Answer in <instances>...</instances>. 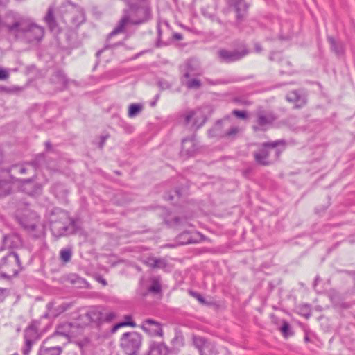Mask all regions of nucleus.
Returning a JSON list of instances; mask_svg holds the SVG:
<instances>
[{
    "instance_id": "nucleus-1",
    "label": "nucleus",
    "mask_w": 355,
    "mask_h": 355,
    "mask_svg": "<svg viewBox=\"0 0 355 355\" xmlns=\"http://www.w3.org/2000/svg\"><path fill=\"white\" fill-rule=\"evenodd\" d=\"M286 142L284 139L263 142L260 148L253 153L255 162L260 166H268L279 160L282 153L285 150Z\"/></svg>"
},
{
    "instance_id": "nucleus-2",
    "label": "nucleus",
    "mask_w": 355,
    "mask_h": 355,
    "mask_svg": "<svg viewBox=\"0 0 355 355\" xmlns=\"http://www.w3.org/2000/svg\"><path fill=\"white\" fill-rule=\"evenodd\" d=\"M44 34L43 27L25 21L14 37L17 40L31 44L40 42L43 38Z\"/></svg>"
},
{
    "instance_id": "nucleus-3",
    "label": "nucleus",
    "mask_w": 355,
    "mask_h": 355,
    "mask_svg": "<svg viewBox=\"0 0 355 355\" xmlns=\"http://www.w3.org/2000/svg\"><path fill=\"white\" fill-rule=\"evenodd\" d=\"M49 222L51 232L55 236H64L68 230V214L60 208H53L51 211Z\"/></svg>"
},
{
    "instance_id": "nucleus-4",
    "label": "nucleus",
    "mask_w": 355,
    "mask_h": 355,
    "mask_svg": "<svg viewBox=\"0 0 355 355\" xmlns=\"http://www.w3.org/2000/svg\"><path fill=\"white\" fill-rule=\"evenodd\" d=\"M142 340V335L137 331L125 332L120 338V347L126 355H138Z\"/></svg>"
},
{
    "instance_id": "nucleus-5",
    "label": "nucleus",
    "mask_w": 355,
    "mask_h": 355,
    "mask_svg": "<svg viewBox=\"0 0 355 355\" xmlns=\"http://www.w3.org/2000/svg\"><path fill=\"white\" fill-rule=\"evenodd\" d=\"M228 3L235 13L233 26L239 31H243L247 26L250 4L245 0H228Z\"/></svg>"
},
{
    "instance_id": "nucleus-6",
    "label": "nucleus",
    "mask_w": 355,
    "mask_h": 355,
    "mask_svg": "<svg viewBox=\"0 0 355 355\" xmlns=\"http://www.w3.org/2000/svg\"><path fill=\"white\" fill-rule=\"evenodd\" d=\"M19 223L26 230L31 232L35 238H40L44 234L43 226L40 217L35 212H30L19 218Z\"/></svg>"
},
{
    "instance_id": "nucleus-7",
    "label": "nucleus",
    "mask_w": 355,
    "mask_h": 355,
    "mask_svg": "<svg viewBox=\"0 0 355 355\" xmlns=\"http://www.w3.org/2000/svg\"><path fill=\"white\" fill-rule=\"evenodd\" d=\"M0 268L11 273L12 277H17L24 268L20 261V255L16 252H10L2 257Z\"/></svg>"
},
{
    "instance_id": "nucleus-8",
    "label": "nucleus",
    "mask_w": 355,
    "mask_h": 355,
    "mask_svg": "<svg viewBox=\"0 0 355 355\" xmlns=\"http://www.w3.org/2000/svg\"><path fill=\"white\" fill-rule=\"evenodd\" d=\"M26 20L22 16L12 10H8L4 14L2 22L9 34L15 35Z\"/></svg>"
},
{
    "instance_id": "nucleus-9",
    "label": "nucleus",
    "mask_w": 355,
    "mask_h": 355,
    "mask_svg": "<svg viewBox=\"0 0 355 355\" xmlns=\"http://www.w3.org/2000/svg\"><path fill=\"white\" fill-rule=\"evenodd\" d=\"M248 53L249 51L246 48L241 51L221 48L217 51L216 56L220 62L228 64L241 60Z\"/></svg>"
},
{
    "instance_id": "nucleus-10",
    "label": "nucleus",
    "mask_w": 355,
    "mask_h": 355,
    "mask_svg": "<svg viewBox=\"0 0 355 355\" xmlns=\"http://www.w3.org/2000/svg\"><path fill=\"white\" fill-rule=\"evenodd\" d=\"M39 325V321L33 320L24 331L25 346L23 349L24 355H28L33 344L40 339V334L38 333Z\"/></svg>"
},
{
    "instance_id": "nucleus-11",
    "label": "nucleus",
    "mask_w": 355,
    "mask_h": 355,
    "mask_svg": "<svg viewBox=\"0 0 355 355\" xmlns=\"http://www.w3.org/2000/svg\"><path fill=\"white\" fill-rule=\"evenodd\" d=\"M37 175L35 173L31 178L26 179H17L19 189L29 195L34 196L38 194L42 191V186L36 182Z\"/></svg>"
},
{
    "instance_id": "nucleus-12",
    "label": "nucleus",
    "mask_w": 355,
    "mask_h": 355,
    "mask_svg": "<svg viewBox=\"0 0 355 355\" xmlns=\"http://www.w3.org/2000/svg\"><path fill=\"white\" fill-rule=\"evenodd\" d=\"M198 148L196 135H193L191 137L184 138L182 140L180 155L186 158L192 157L198 150Z\"/></svg>"
},
{
    "instance_id": "nucleus-13",
    "label": "nucleus",
    "mask_w": 355,
    "mask_h": 355,
    "mask_svg": "<svg viewBox=\"0 0 355 355\" xmlns=\"http://www.w3.org/2000/svg\"><path fill=\"white\" fill-rule=\"evenodd\" d=\"M141 329L150 336H162L163 330L162 324L153 319L144 320L140 326Z\"/></svg>"
},
{
    "instance_id": "nucleus-14",
    "label": "nucleus",
    "mask_w": 355,
    "mask_h": 355,
    "mask_svg": "<svg viewBox=\"0 0 355 355\" xmlns=\"http://www.w3.org/2000/svg\"><path fill=\"white\" fill-rule=\"evenodd\" d=\"M276 119V116L272 112H259L256 120L259 127L254 126L253 128L254 130H265L266 127L272 124Z\"/></svg>"
},
{
    "instance_id": "nucleus-15",
    "label": "nucleus",
    "mask_w": 355,
    "mask_h": 355,
    "mask_svg": "<svg viewBox=\"0 0 355 355\" xmlns=\"http://www.w3.org/2000/svg\"><path fill=\"white\" fill-rule=\"evenodd\" d=\"M50 83L53 85L55 88L63 90L67 88L69 79L62 70L56 69L50 78Z\"/></svg>"
},
{
    "instance_id": "nucleus-16",
    "label": "nucleus",
    "mask_w": 355,
    "mask_h": 355,
    "mask_svg": "<svg viewBox=\"0 0 355 355\" xmlns=\"http://www.w3.org/2000/svg\"><path fill=\"white\" fill-rule=\"evenodd\" d=\"M202 71L200 67L198 60L195 59H189L185 63V69L183 74V78L187 79L191 76H201Z\"/></svg>"
},
{
    "instance_id": "nucleus-17",
    "label": "nucleus",
    "mask_w": 355,
    "mask_h": 355,
    "mask_svg": "<svg viewBox=\"0 0 355 355\" xmlns=\"http://www.w3.org/2000/svg\"><path fill=\"white\" fill-rule=\"evenodd\" d=\"M55 303L53 301L49 302L46 304L47 311H49L51 312V317L54 318L58 317L64 312L70 309L73 306V303L63 302L57 306H55Z\"/></svg>"
},
{
    "instance_id": "nucleus-18",
    "label": "nucleus",
    "mask_w": 355,
    "mask_h": 355,
    "mask_svg": "<svg viewBox=\"0 0 355 355\" xmlns=\"http://www.w3.org/2000/svg\"><path fill=\"white\" fill-rule=\"evenodd\" d=\"M288 101L295 103V108H300L306 105V98L304 95H301L297 90H293L288 92L286 96Z\"/></svg>"
},
{
    "instance_id": "nucleus-19",
    "label": "nucleus",
    "mask_w": 355,
    "mask_h": 355,
    "mask_svg": "<svg viewBox=\"0 0 355 355\" xmlns=\"http://www.w3.org/2000/svg\"><path fill=\"white\" fill-rule=\"evenodd\" d=\"M228 117L218 120L214 125L209 130V135L211 137L224 138L225 131L223 128V123L228 120Z\"/></svg>"
},
{
    "instance_id": "nucleus-20",
    "label": "nucleus",
    "mask_w": 355,
    "mask_h": 355,
    "mask_svg": "<svg viewBox=\"0 0 355 355\" xmlns=\"http://www.w3.org/2000/svg\"><path fill=\"white\" fill-rule=\"evenodd\" d=\"M144 263L153 269H164L167 266V262L164 258H156L153 256L146 257Z\"/></svg>"
},
{
    "instance_id": "nucleus-21",
    "label": "nucleus",
    "mask_w": 355,
    "mask_h": 355,
    "mask_svg": "<svg viewBox=\"0 0 355 355\" xmlns=\"http://www.w3.org/2000/svg\"><path fill=\"white\" fill-rule=\"evenodd\" d=\"M87 320L94 323H99L103 320V312L99 307H92L85 313Z\"/></svg>"
},
{
    "instance_id": "nucleus-22",
    "label": "nucleus",
    "mask_w": 355,
    "mask_h": 355,
    "mask_svg": "<svg viewBox=\"0 0 355 355\" xmlns=\"http://www.w3.org/2000/svg\"><path fill=\"white\" fill-rule=\"evenodd\" d=\"M44 21L51 31H55L58 28V25L54 15V8L53 6L49 7L46 15L44 17Z\"/></svg>"
},
{
    "instance_id": "nucleus-23",
    "label": "nucleus",
    "mask_w": 355,
    "mask_h": 355,
    "mask_svg": "<svg viewBox=\"0 0 355 355\" xmlns=\"http://www.w3.org/2000/svg\"><path fill=\"white\" fill-rule=\"evenodd\" d=\"M168 347L164 343H153L150 346L148 355H166Z\"/></svg>"
},
{
    "instance_id": "nucleus-24",
    "label": "nucleus",
    "mask_w": 355,
    "mask_h": 355,
    "mask_svg": "<svg viewBox=\"0 0 355 355\" xmlns=\"http://www.w3.org/2000/svg\"><path fill=\"white\" fill-rule=\"evenodd\" d=\"M196 112L193 110H190L184 114V124L185 125H188L189 123H192V127L195 128L196 129H198L200 128L203 123H205V120L204 119L202 123L200 124H198L196 118L195 117Z\"/></svg>"
},
{
    "instance_id": "nucleus-25",
    "label": "nucleus",
    "mask_w": 355,
    "mask_h": 355,
    "mask_svg": "<svg viewBox=\"0 0 355 355\" xmlns=\"http://www.w3.org/2000/svg\"><path fill=\"white\" fill-rule=\"evenodd\" d=\"M327 40L331 46V51L337 55H342L345 52L344 44L340 41L336 40L333 37L328 36Z\"/></svg>"
},
{
    "instance_id": "nucleus-26",
    "label": "nucleus",
    "mask_w": 355,
    "mask_h": 355,
    "mask_svg": "<svg viewBox=\"0 0 355 355\" xmlns=\"http://www.w3.org/2000/svg\"><path fill=\"white\" fill-rule=\"evenodd\" d=\"M46 155L44 153H40L32 160L27 162V164H29L30 166L33 167L35 172L37 170L42 168L46 165Z\"/></svg>"
},
{
    "instance_id": "nucleus-27",
    "label": "nucleus",
    "mask_w": 355,
    "mask_h": 355,
    "mask_svg": "<svg viewBox=\"0 0 355 355\" xmlns=\"http://www.w3.org/2000/svg\"><path fill=\"white\" fill-rule=\"evenodd\" d=\"M62 352V347L60 346L47 347L42 345L39 348L37 355H60Z\"/></svg>"
},
{
    "instance_id": "nucleus-28",
    "label": "nucleus",
    "mask_w": 355,
    "mask_h": 355,
    "mask_svg": "<svg viewBox=\"0 0 355 355\" xmlns=\"http://www.w3.org/2000/svg\"><path fill=\"white\" fill-rule=\"evenodd\" d=\"M178 241L181 245L195 243L197 240L193 237L190 232L184 231L178 236Z\"/></svg>"
},
{
    "instance_id": "nucleus-29",
    "label": "nucleus",
    "mask_w": 355,
    "mask_h": 355,
    "mask_svg": "<svg viewBox=\"0 0 355 355\" xmlns=\"http://www.w3.org/2000/svg\"><path fill=\"white\" fill-rule=\"evenodd\" d=\"M72 327L71 322H66L58 325L54 332V336H62L66 338L69 337V329Z\"/></svg>"
},
{
    "instance_id": "nucleus-30",
    "label": "nucleus",
    "mask_w": 355,
    "mask_h": 355,
    "mask_svg": "<svg viewBox=\"0 0 355 355\" xmlns=\"http://www.w3.org/2000/svg\"><path fill=\"white\" fill-rule=\"evenodd\" d=\"M51 191L55 194L57 198H63L67 195V191L65 187L59 182L53 184L51 187Z\"/></svg>"
},
{
    "instance_id": "nucleus-31",
    "label": "nucleus",
    "mask_w": 355,
    "mask_h": 355,
    "mask_svg": "<svg viewBox=\"0 0 355 355\" xmlns=\"http://www.w3.org/2000/svg\"><path fill=\"white\" fill-rule=\"evenodd\" d=\"M12 184L5 180H0V197H4L11 193Z\"/></svg>"
},
{
    "instance_id": "nucleus-32",
    "label": "nucleus",
    "mask_w": 355,
    "mask_h": 355,
    "mask_svg": "<svg viewBox=\"0 0 355 355\" xmlns=\"http://www.w3.org/2000/svg\"><path fill=\"white\" fill-rule=\"evenodd\" d=\"M182 84H184L189 89H198L202 86V83L197 78H183L181 79Z\"/></svg>"
},
{
    "instance_id": "nucleus-33",
    "label": "nucleus",
    "mask_w": 355,
    "mask_h": 355,
    "mask_svg": "<svg viewBox=\"0 0 355 355\" xmlns=\"http://www.w3.org/2000/svg\"><path fill=\"white\" fill-rule=\"evenodd\" d=\"M143 105L141 103H132L128 107V115L130 118L137 116L143 110Z\"/></svg>"
},
{
    "instance_id": "nucleus-34",
    "label": "nucleus",
    "mask_w": 355,
    "mask_h": 355,
    "mask_svg": "<svg viewBox=\"0 0 355 355\" xmlns=\"http://www.w3.org/2000/svg\"><path fill=\"white\" fill-rule=\"evenodd\" d=\"M200 355H216L217 351L214 343H207L199 351Z\"/></svg>"
},
{
    "instance_id": "nucleus-35",
    "label": "nucleus",
    "mask_w": 355,
    "mask_h": 355,
    "mask_svg": "<svg viewBox=\"0 0 355 355\" xmlns=\"http://www.w3.org/2000/svg\"><path fill=\"white\" fill-rule=\"evenodd\" d=\"M29 164H27V162H24L22 164H13L10 166L9 169L7 170L8 172H10L11 170H16L19 174L24 175L27 173L28 171Z\"/></svg>"
},
{
    "instance_id": "nucleus-36",
    "label": "nucleus",
    "mask_w": 355,
    "mask_h": 355,
    "mask_svg": "<svg viewBox=\"0 0 355 355\" xmlns=\"http://www.w3.org/2000/svg\"><path fill=\"white\" fill-rule=\"evenodd\" d=\"M148 291L155 295L159 294L162 292V286L159 280L157 278H153Z\"/></svg>"
},
{
    "instance_id": "nucleus-37",
    "label": "nucleus",
    "mask_w": 355,
    "mask_h": 355,
    "mask_svg": "<svg viewBox=\"0 0 355 355\" xmlns=\"http://www.w3.org/2000/svg\"><path fill=\"white\" fill-rule=\"evenodd\" d=\"M72 257V250L70 248H62L60 252V259L64 263L70 261Z\"/></svg>"
},
{
    "instance_id": "nucleus-38",
    "label": "nucleus",
    "mask_w": 355,
    "mask_h": 355,
    "mask_svg": "<svg viewBox=\"0 0 355 355\" xmlns=\"http://www.w3.org/2000/svg\"><path fill=\"white\" fill-rule=\"evenodd\" d=\"M193 344L200 351L208 342V340L202 336H193Z\"/></svg>"
},
{
    "instance_id": "nucleus-39",
    "label": "nucleus",
    "mask_w": 355,
    "mask_h": 355,
    "mask_svg": "<svg viewBox=\"0 0 355 355\" xmlns=\"http://www.w3.org/2000/svg\"><path fill=\"white\" fill-rule=\"evenodd\" d=\"M279 329L285 338L291 336L293 334V332L291 330L289 323L286 320L283 321L282 325Z\"/></svg>"
},
{
    "instance_id": "nucleus-40",
    "label": "nucleus",
    "mask_w": 355,
    "mask_h": 355,
    "mask_svg": "<svg viewBox=\"0 0 355 355\" xmlns=\"http://www.w3.org/2000/svg\"><path fill=\"white\" fill-rule=\"evenodd\" d=\"M171 344L176 348H180L184 346V339L182 335L176 334L175 337L171 340Z\"/></svg>"
},
{
    "instance_id": "nucleus-41",
    "label": "nucleus",
    "mask_w": 355,
    "mask_h": 355,
    "mask_svg": "<svg viewBox=\"0 0 355 355\" xmlns=\"http://www.w3.org/2000/svg\"><path fill=\"white\" fill-rule=\"evenodd\" d=\"M239 132V128L236 126L231 127L228 130L225 131L224 138L234 139Z\"/></svg>"
},
{
    "instance_id": "nucleus-42",
    "label": "nucleus",
    "mask_w": 355,
    "mask_h": 355,
    "mask_svg": "<svg viewBox=\"0 0 355 355\" xmlns=\"http://www.w3.org/2000/svg\"><path fill=\"white\" fill-rule=\"evenodd\" d=\"M300 313L306 318L311 315V306L309 304H304L300 306Z\"/></svg>"
},
{
    "instance_id": "nucleus-43",
    "label": "nucleus",
    "mask_w": 355,
    "mask_h": 355,
    "mask_svg": "<svg viewBox=\"0 0 355 355\" xmlns=\"http://www.w3.org/2000/svg\"><path fill=\"white\" fill-rule=\"evenodd\" d=\"M125 326H130L131 327H135L137 326V324H136V323L135 322H119V323L116 324L113 327L112 331L114 332L118 329H119V328H121L122 327H125Z\"/></svg>"
},
{
    "instance_id": "nucleus-44",
    "label": "nucleus",
    "mask_w": 355,
    "mask_h": 355,
    "mask_svg": "<svg viewBox=\"0 0 355 355\" xmlns=\"http://www.w3.org/2000/svg\"><path fill=\"white\" fill-rule=\"evenodd\" d=\"M115 317H116V313L112 311L106 313L105 314L103 313V320L102 321L110 322L112 320H114L115 318Z\"/></svg>"
},
{
    "instance_id": "nucleus-45",
    "label": "nucleus",
    "mask_w": 355,
    "mask_h": 355,
    "mask_svg": "<svg viewBox=\"0 0 355 355\" xmlns=\"http://www.w3.org/2000/svg\"><path fill=\"white\" fill-rule=\"evenodd\" d=\"M233 115L236 116V117L239 119H246L248 117L247 113L245 111H241L239 110H234L232 111Z\"/></svg>"
},
{
    "instance_id": "nucleus-46",
    "label": "nucleus",
    "mask_w": 355,
    "mask_h": 355,
    "mask_svg": "<svg viewBox=\"0 0 355 355\" xmlns=\"http://www.w3.org/2000/svg\"><path fill=\"white\" fill-rule=\"evenodd\" d=\"M191 294L196 297L200 303L204 304L205 300L202 295L196 292H191Z\"/></svg>"
},
{
    "instance_id": "nucleus-47",
    "label": "nucleus",
    "mask_w": 355,
    "mask_h": 355,
    "mask_svg": "<svg viewBox=\"0 0 355 355\" xmlns=\"http://www.w3.org/2000/svg\"><path fill=\"white\" fill-rule=\"evenodd\" d=\"M9 74L7 70L0 69V80H6L8 78Z\"/></svg>"
},
{
    "instance_id": "nucleus-48",
    "label": "nucleus",
    "mask_w": 355,
    "mask_h": 355,
    "mask_svg": "<svg viewBox=\"0 0 355 355\" xmlns=\"http://www.w3.org/2000/svg\"><path fill=\"white\" fill-rule=\"evenodd\" d=\"M116 44H114V45H109V44H106L103 49L98 50L97 52H96V57L97 58H99L101 56V55L105 51V50L109 49V48H111V47H113V46H116Z\"/></svg>"
},
{
    "instance_id": "nucleus-49",
    "label": "nucleus",
    "mask_w": 355,
    "mask_h": 355,
    "mask_svg": "<svg viewBox=\"0 0 355 355\" xmlns=\"http://www.w3.org/2000/svg\"><path fill=\"white\" fill-rule=\"evenodd\" d=\"M252 168H248L243 171V175L245 178H248L249 175L252 173Z\"/></svg>"
},
{
    "instance_id": "nucleus-50",
    "label": "nucleus",
    "mask_w": 355,
    "mask_h": 355,
    "mask_svg": "<svg viewBox=\"0 0 355 355\" xmlns=\"http://www.w3.org/2000/svg\"><path fill=\"white\" fill-rule=\"evenodd\" d=\"M159 85L161 87L162 89H166L169 88V84L167 82H159Z\"/></svg>"
},
{
    "instance_id": "nucleus-51",
    "label": "nucleus",
    "mask_w": 355,
    "mask_h": 355,
    "mask_svg": "<svg viewBox=\"0 0 355 355\" xmlns=\"http://www.w3.org/2000/svg\"><path fill=\"white\" fill-rule=\"evenodd\" d=\"M134 3H139L140 5H148L149 0H131Z\"/></svg>"
},
{
    "instance_id": "nucleus-52",
    "label": "nucleus",
    "mask_w": 355,
    "mask_h": 355,
    "mask_svg": "<svg viewBox=\"0 0 355 355\" xmlns=\"http://www.w3.org/2000/svg\"><path fill=\"white\" fill-rule=\"evenodd\" d=\"M173 37L174 40H182L183 38V36L181 33H175L173 35Z\"/></svg>"
},
{
    "instance_id": "nucleus-53",
    "label": "nucleus",
    "mask_w": 355,
    "mask_h": 355,
    "mask_svg": "<svg viewBox=\"0 0 355 355\" xmlns=\"http://www.w3.org/2000/svg\"><path fill=\"white\" fill-rule=\"evenodd\" d=\"M254 50L257 53H261L262 51V46L259 43L254 44Z\"/></svg>"
},
{
    "instance_id": "nucleus-54",
    "label": "nucleus",
    "mask_w": 355,
    "mask_h": 355,
    "mask_svg": "<svg viewBox=\"0 0 355 355\" xmlns=\"http://www.w3.org/2000/svg\"><path fill=\"white\" fill-rule=\"evenodd\" d=\"M106 139H107V136H102L101 137V141H100V144H99V146H100L101 148L103 147Z\"/></svg>"
},
{
    "instance_id": "nucleus-55",
    "label": "nucleus",
    "mask_w": 355,
    "mask_h": 355,
    "mask_svg": "<svg viewBox=\"0 0 355 355\" xmlns=\"http://www.w3.org/2000/svg\"><path fill=\"white\" fill-rule=\"evenodd\" d=\"M159 94H157L155 96V99L153 101L150 102V106L151 107H154L155 106L156 103H157V101L159 99Z\"/></svg>"
},
{
    "instance_id": "nucleus-56",
    "label": "nucleus",
    "mask_w": 355,
    "mask_h": 355,
    "mask_svg": "<svg viewBox=\"0 0 355 355\" xmlns=\"http://www.w3.org/2000/svg\"><path fill=\"white\" fill-rule=\"evenodd\" d=\"M45 146L47 150H50L52 148L51 144L49 141L45 142Z\"/></svg>"
},
{
    "instance_id": "nucleus-57",
    "label": "nucleus",
    "mask_w": 355,
    "mask_h": 355,
    "mask_svg": "<svg viewBox=\"0 0 355 355\" xmlns=\"http://www.w3.org/2000/svg\"><path fill=\"white\" fill-rule=\"evenodd\" d=\"M10 0H0L1 6H6L9 3Z\"/></svg>"
},
{
    "instance_id": "nucleus-58",
    "label": "nucleus",
    "mask_w": 355,
    "mask_h": 355,
    "mask_svg": "<svg viewBox=\"0 0 355 355\" xmlns=\"http://www.w3.org/2000/svg\"><path fill=\"white\" fill-rule=\"evenodd\" d=\"M125 321L124 322H133L132 320V316L130 315H127L124 317Z\"/></svg>"
},
{
    "instance_id": "nucleus-59",
    "label": "nucleus",
    "mask_w": 355,
    "mask_h": 355,
    "mask_svg": "<svg viewBox=\"0 0 355 355\" xmlns=\"http://www.w3.org/2000/svg\"><path fill=\"white\" fill-rule=\"evenodd\" d=\"M49 317H51V312L49 311H48L45 314H44L42 318H47Z\"/></svg>"
},
{
    "instance_id": "nucleus-60",
    "label": "nucleus",
    "mask_w": 355,
    "mask_h": 355,
    "mask_svg": "<svg viewBox=\"0 0 355 355\" xmlns=\"http://www.w3.org/2000/svg\"><path fill=\"white\" fill-rule=\"evenodd\" d=\"M6 291V288H0V296L3 295Z\"/></svg>"
},
{
    "instance_id": "nucleus-61",
    "label": "nucleus",
    "mask_w": 355,
    "mask_h": 355,
    "mask_svg": "<svg viewBox=\"0 0 355 355\" xmlns=\"http://www.w3.org/2000/svg\"><path fill=\"white\" fill-rule=\"evenodd\" d=\"M180 218L179 217H175L174 219H173V221L176 223V224H178L179 222H180Z\"/></svg>"
},
{
    "instance_id": "nucleus-62",
    "label": "nucleus",
    "mask_w": 355,
    "mask_h": 355,
    "mask_svg": "<svg viewBox=\"0 0 355 355\" xmlns=\"http://www.w3.org/2000/svg\"><path fill=\"white\" fill-rule=\"evenodd\" d=\"M163 44H162L161 41L159 40V39L158 40L157 42V47H161L162 46Z\"/></svg>"
},
{
    "instance_id": "nucleus-63",
    "label": "nucleus",
    "mask_w": 355,
    "mask_h": 355,
    "mask_svg": "<svg viewBox=\"0 0 355 355\" xmlns=\"http://www.w3.org/2000/svg\"><path fill=\"white\" fill-rule=\"evenodd\" d=\"M166 198H167V199H168V200H173V196H171V195H168Z\"/></svg>"
},
{
    "instance_id": "nucleus-64",
    "label": "nucleus",
    "mask_w": 355,
    "mask_h": 355,
    "mask_svg": "<svg viewBox=\"0 0 355 355\" xmlns=\"http://www.w3.org/2000/svg\"><path fill=\"white\" fill-rule=\"evenodd\" d=\"M318 280H319V277H317L315 279V283H314V286H315L317 284V282H318Z\"/></svg>"
}]
</instances>
